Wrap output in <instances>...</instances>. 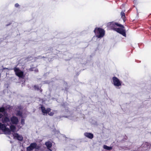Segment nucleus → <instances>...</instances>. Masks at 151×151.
Segmentation results:
<instances>
[{
  "label": "nucleus",
  "mask_w": 151,
  "mask_h": 151,
  "mask_svg": "<svg viewBox=\"0 0 151 151\" xmlns=\"http://www.w3.org/2000/svg\"><path fill=\"white\" fill-rule=\"evenodd\" d=\"M2 119V122L4 124L6 123L8 125V122H9V119L7 114L5 112V109L4 108H0V118L3 116Z\"/></svg>",
  "instance_id": "nucleus-3"
},
{
  "label": "nucleus",
  "mask_w": 151,
  "mask_h": 151,
  "mask_svg": "<svg viewBox=\"0 0 151 151\" xmlns=\"http://www.w3.org/2000/svg\"><path fill=\"white\" fill-rule=\"evenodd\" d=\"M16 114L17 116H21L22 118H24L26 116V114L25 113H22L20 111H17L16 113Z\"/></svg>",
  "instance_id": "nucleus-10"
},
{
  "label": "nucleus",
  "mask_w": 151,
  "mask_h": 151,
  "mask_svg": "<svg viewBox=\"0 0 151 151\" xmlns=\"http://www.w3.org/2000/svg\"><path fill=\"white\" fill-rule=\"evenodd\" d=\"M34 88L35 90H39L40 92L42 91V90L40 89V87H39L38 86H34Z\"/></svg>",
  "instance_id": "nucleus-15"
},
{
  "label": "nucleus",
  "mask_w": 151,
  "mask_h": 151,
  "mask_svg": "<svg viewBox=\"0 0 151 151\" xmlns=\"http://www.w3.org/2000/svg\"><path fill=\"white\" fill-rule=\"evenodd\" d=\"M57 133L58 134L59 133V132L58 131H57Z\"/></svg>",
  "instance_id": "nucleus-19"
},
{
  "label": "nucleus",
  "mask_w": 151,
  "mask_h": 151,
  "mask_svg": "<svg viewBox=\"0 0 151 151\" xmlns=\"http://www.w3.org/2000/svg\"><path fill=\"white\" fill-rule=\"evenodd\" d=\"M14 139H17L19 141H22L23 139L22 136L21 135H19L16 133L13 134Z\"/></svg>",
  "instance_id": "nucleus-7"
},
{
  "label": "nucleus",
  "mask_w": 151,
  "mask_h": 151,
  "mask_svg": "<svg viewBox=\"0 0 151 151\" xmlns=\"http://www.w3.org/2000/svg\"><path fill=\"white\" fill-rule=\"evenodd\" d=\"M56 112V111H53L51 112L50 113H49L48 114L50 116H52Z\"/></svg>",
  "instance_id": "nucleus-16"
},
{
  "label": "nucleus",
  "mask_w": 151,
  "mask_h": 151,
  "mask_svg": "<svg viewBox=\"0 0 151 151\" xmlns=\"http://www.w3.org/2000/svg\"><path fill=\"white\" fill-rule=\"evenodd\" d=\"M8 125L6 123L2 124L0 122V130H2L5 134H10L12 132H14L18 131L15 126L19 122L18 118L15 116H13L10 117Z\"/></svg>",
  "instance_id": "nucleus-1"
},
{
  "label": "nucleus",
  "mask_w": 151,
  "mask_h": 151,
  "mask_svg": "<svg viewBox=\"0 0 151 151\" xmlns=\"http://www.w3.org/2000/svg\"><path fill=\"white\" fill-rule=\"evenodd\" d=\"M45 145L48 149L50 148L52 146L51 143L49 142H46Z\"/></svg>",
  "instance_id": "nucleus-13"
},
{
  "label": "nucleus",
  "mask_w": 151,
  "mask_h": 151,
  "mask_svg": "<svg viewBox=\"0 0 151 151\" xmlns=\"http://www.w3.org/2000/svg\"><path fill=\"white\" fill-rule=\"evenodd\" d=\"M121 15L122 18L123 19L124 21V19L125 17V15L124 12H122L121 13Z\"/></svg>",
  "instance_id": "nucleus-14"
},
{
  "label": "nucleus",
  "mask_w": 151,
  "mask_h": 151,
  "mask_svg": "<svg viewBox=\"0 0 151 151\" xmlns=\"http://www.w3.org/2000/svg\"><path fill=\"white\" fill-rule=\"evenodd\" d=\"M112 83L117 88H120L122 86V82L118 78L114 77L112 79Z\"/></svg>",
  "instance_id": "nucleus-4"
},
{
  "label": "nucleus",
  "mask_w": 151,
  "mask_h": 151,
  "mask_svg": "<svg viewBox=\"0 0 151 151\" xmlns=\"http://www.w3.org/2000/svg\"><path fill=\"white\" fill-rule=\"evenodd\" d=\"M15 6L16 7H18L19 6V5L18 4H16L15 5Z\"/></svg>",
  "instance_id": "nucleus-18"
},
{
  "label": "nucleus",
  "mask_w": 151,
  "mask_h": 151,
  "mask_svg": "<svg viewBox=\"0 0 151 151\" xmlns=\"http://www.w3.org/2000/svg\"><path fill=\"white\" fill-rule=\"evenodd\" d=\"M84 135L86 137L91 139H92L93 137V134L89 132H85Z\"/></svg>",
  "instance_id": "nucleus-9"
},
{
  "label": "nucleus",
  "mask_w": 151,
  "mask_h": 151,
  "mask_svg": "<svg viewBox=\"0 0 151 151\" xmlns=\"http://www.w3.org/2000/svg\"><path fill=\"white\" fill-rule=\"evenodd\" d=\"M24 119H22L21 121V124L23 125L24 124Z\"/></svg>",
  "instance_id": "nucleus-17"
},
{
  "label": "nucleus",
  "mask_w": 151,
  "mask_h": 151,
  "mask_svg": "<svg viewBox=\"0 0 151 151\" xmlns=\"http://www.w3.org/2000/svg\"><path fill=\"white\" fill-rule=\"evenodd\" d=\"M94 31L96 37L98 38L103 37L105 34L104 31L101 28H96L94 29Z\"/></svg>",
  "instance_id": "nucleus-5"
},
{
  "label": "nucleus",
  "mask_w": 151,
  "mask_h": 151,
  "mask_svg": "<svg viewBox=\"0 0 151 151\" xmlns=\"http://www.w3.org/2000/svg\"><path fill=\"white\" fill-rule=\"evenodd\" d=\"M103 148L107 150H110L112 149V147H109L106 145H104L103 146Z\"/></svg>",
  "instance_id": "nucleus-12"
},
{
  "label": "nucleus",
  "mask_w": 151,
  "mask_h": 151,
  "mask_svg": "<svg viewBox=\"0 0 151 151\" xmlns=\"http://www.w3.org/2000/svg\"><path fill=\"white\" fill-rule=\"evenodd\" d=\"M37 145L36 143H33L30 144L29 146L27 148V150L28 151H30L32 150Z\"/></svg>",
  "instance_id": "nucleus-11"
},
{
  "label": "nucleus",
  "mask_w": 151,
  "mask_h": 151,
  "mask_svg": "<svg viewBox=\"0 0 151 151\" xmlns=\"http://www.w3.org/2000/svg\"><path fill=\"white\" fill-rule=\"evenodd\" d=\"M41 108L42 111L44 115H47V114L49 113L51 110L50 109V108H47L46 109L43 106H41Z\"/></svg>",
  "instance_id": "nucleus-8"
},
{
  "label": "nucleus",
  "mask_w": 151,
  "mask_h": 151,
  "mask_svg": "<svg viewBox=\"0 0 151 151\" xmlns=\"http://www.w3.org/2000/svg\"><path fill=\"white\" fill-rule=\"evenodd\" d=\"M14 71L16 75L20 78L23 77V72L17 68H15L14 69Z\"/></svg>",
  "instance_id": "nucleus-6"
},
{
  "label": "nucleus",
  "mask_w": 151,
  "mask_h": 151,
  "mask_svg": "<svg viewBox=\"0 0 151 151\" xmlns=\"http://www.w3.org/2000/svg\"><path fill=\"white\" fill-rule=\"evenodd\" d=\"M108 27L120 33L124 37L126 36L125 30L122 25L115 22H112L108 23Z\"/></svg>",
  "instance_id": "nucleus-2"
}]
</instances>
